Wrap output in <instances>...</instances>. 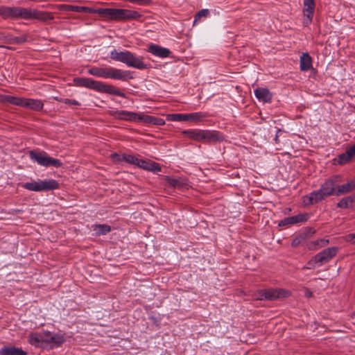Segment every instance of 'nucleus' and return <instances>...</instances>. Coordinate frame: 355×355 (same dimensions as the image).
Returning a JSON list of instances; mask_svg holds the SVG:
<instances>
[{
	"instance_id": "1",
	"label": "nucleus",
	"mask_w": 355,
	"mask_h": 355,
	"mask_svg": "<svg viewBox=\"0 0 355 355\" xmlns=\"http://www.w3.org/2000/svg\"><path fill=\"white\" fill-rule=\"evenodd\" d=\"M76 85L93 89L100 93L112 94L125 98V94L112 85L105 84L101 81L94 80L89 78L78 77L73 79Z\"/></svg>"
},
{
	"instance_id": "2",
	"label": "nucleus",
	"mask_w": 355,
	"mask_h": 355,
	"mask_svg": "<svg viewBox=\"0 0 355 355\" xmlns=\"http://www.w3.org/2000/svg\"><path fill=\"white\" fill-rule=\"evenodd\" d=\"M94 12L105 19L114 21L136 19L141 17L137 11L122 8H98Z\"/></svg>"
},
{
	"instance_id": "3",
	"label": "nucleus",
	"mask_w": 355,
	"mask_h": 355,
	"mask_svg": "<svg viewBox=\"0 0 355 355\" xmlns=\"http://www.w3.org/2000/svg\"><path fill=\"white\" fill-rule=\"evenodd\" d=\"M88 73L102 78H112L120 80H126L132 78L129 71H123L112 67H93L88 69Z\"/></svg>"
},
{
	"instance_id": "4",
	"label": "nucleus",
	"mask_w": 355,
	"mask_h": 355,
	"mask_svg": "<svg viewBox=\"0 0 355 355\" xmlns=\"http://www.w3.org/2000/svg\"><path fill=\"white\" fill-rule=\"evenodd\" d=\"M110 58L115 61L123 62L128 67L137 69L143 70L148 68V64L143 62L142 57H138L128 51L118 52L113 50L110 53Z\"/></svg>"
},
{
	"instance_id": "5",
	"label": "nucleus",
	"mask_w": 355,
	"mask_h": 355,
	"mask_svg": "<svg viewBox=\"0 0 355 355\" xmlns=\"http://www.w3.org/2000/svg\"><path fill=\"white\" fill-rule=\"evenodd\" d=\"M18 19H37L40 21L46 22L53 19V16L52 13L49 12L16 6L15 20Z\"/></svg>"
},
{
	"instance_id": "6",
	"label": "nucleus",
	"mask_w": 355,
	"mask_h": 355,
	"mask_svg": "<svg viewBox=\"0 0 355 355\" xmlns=\"http://www.w3.org/2000/svg\"><path fill=\"white\" fill-rule=\"evenodd\" d=\"M28 154L31 160L37 162L39 165L45 167L52 166L59 168L62 165V163L60 159L49 156L44 151L31 150Z\"/></svg>"
},
{
	"instance_id": "7",
	"label": "nucleus",
	"mask_w": 355,
	"mask_h": 355,
	"mask_svg": "<svg viewBox=\"0 0 355 355\" xmlns=\"http://www.w3.org/2000/svg\"><path fill=\"white\" fill-rule=\"evenodd\" d=\"M22 187L31 191H51L59 188L58 182L55 180H44L26 182Z\"/></svg>"
},
{
	"instance_id": "8",
	"label": "nucleus",
	"mask_w": 355,
	"mask_h": 355,
	"mask_svg": "<svg viewBox=\"0 0 355 355\" xmlns=\"http://www.w3.org/2000/svg\"><path fill=\"white\" fill-rule=\"evenodd\" d=\"M114 116L120 120L128 121H143L146 123H156L155 119L152 116L138 114L126 110H119L114 112Z\"/></svg>"
},
{
	"instance_id": "9",
	"label": "nucleus",
	"mask_w": 355,
	"mask_h": 355,
	"mask_svg": "<svg viewBox=\"0 0 355 355\" xmlns=\"http://www.w3.org/2000/svg\"><path fill=\"white\" fill-rule=\"evenodd\" d=\"M290 292L282 288L261 289L258 291L255 298L259 300H275L278 298L286 297Z\"/></svg>"
},
{
	"instance_id": "10",
	"label": "nucleus",
	"mask_w": 355,
	"mask_h": 355,
	"mask_svg": "<svg viewBox=\"0 0 355 355\" xmlns=\"http://www.w3.org/2000/svg\"><path fill=\"white\" fill-rule=\"evenodd\" d=\"M48 331H35L29 334L28 341L29 344L37 348L48 347Z\"/></svg>"
},
{
	"instance_id": "11",
	"label": "nucleus",
	"mask_w": 355,
	"mask_h": 355,
	"mask_svg": "<svg viewBox=\"0 0 355 355\" xmlns=\"http://www.w3.org/2000/svg\"><path fill=\"white\" fill-rule=\"evenodd\" d=\"M315 8L314 0H303V25L308 26L311 24Z\"/></svg>"
},
{
	"instance_id": "12",
	"label": "nucleus",
	"mask_w": 355,
	"mask_h": 355,
	"mask_svg": "<svg viewBox=\"0 0 355 355\" xmlns=\"http://www.w3.org/2000/svg\"><path fill=\"white\" fill-rule=\"evenodd\" d=\"M338 248L336 247H331L327 248L322 252L315 254L316 259L320 261V264L329 262L336 255Z\"/></svg>"
},
{
	"instance_id": "13",
	"label": "nucleus",
	"mask_w": 355,
	"mask_h": 355,
	"mask_svg": "<svg viewBox=\"0 0 355 355\" xmlns=\"http://www.w3.org/2000/svg\"><path fill=\"white\" fill-rule=\"evenodd\" d=\"M148 51L160 58H168L171 54V51L168 49L155 44H150L148 46Z\"/></svg>"
},
{
	"instance_id": "14",
	"label": "nucleus",
	"mask_w": 355,
	"mask_h": 355,
	"mask_svg": "<svg viewBox=\"0 0 355 355\" xmlns=\"http://www.w3.org/2000/svg\"><path fill=\"white\" fill-rule=\"evenodd\" d=\"M308 219V215L306 214H300L296 216H290L284 218L283 220L279 222V226H289L291 225H295L299 223H302L306 221Z\"/></svg>"
},
{
	"instance_id": "15",
	"label": "nucleus",
	"mask_w": 355,
	"mask_h": 355,
	"mask_svg": "<svg viewBox=\"0 0 355 355\" xmlns=\"http://www.w3.org/2000/svg\"><path fill=\"white\" fill-rule=\"evenodd\" d=\"M48 347L54 348L60 347L65 341L66 338L64 334H53L48 331Z\"/></svg>"
},
{
	"instance_id": "16",
	"label": "nucleus",
	"mask_w": 355,
	"mask_h": 355,
	"mask_svg": "<svg viewBox=\"0 0 355 355\" xmlns=\"http://www.w3.org/2000/svg\"><path fill=\"white\" fill-rule=\"evenodd\" d=\"M113 159H115L117 162H125L126 163L133 164L137 166L139 160L140 158L139 155H134L131 154H123L119 155L116 153L112 155Z\"/></svg>"
},
{
	"instance_id": "17",
	"label": "nucleus",
	"mask_w": 355,
	"mask_h": 355,
	"mask_svg": "<svg viewBox=\"0 0 355 355\" xmlns=\"http://www.w3.org/2000/svg\"><path fill=\"white\" fill-rule=\"evenodd\" d=\"M137 166L148 171H161V167L159 164L150 160L142 159L139 158Z\"/></svg>"
},
{
	"instance_id": "18",
	"label": "nucleus",
	"mask_w": 355,
	"mask_h": 355,
	"mask_svg": "<svg viewBox=\"0 0 355 355\" xmlns=\"http://www.w3.org/2000/svg\"><path fill=\"white\" fill-rule=\"evenodd\" d=\"M166 181L170 186L177 189H184L189 186L187 180L182 178L166 176Z\"/></svg>"
},
{
	"instance_id": "19",
	"label": "nucleus",
	"mask_w": 355,
	"mask_h": 355,
	"mask_svg": "<svg viewBox=\"0 0 355 355\" xmlns=\"http://www.w3.org/2000/svg\"><path fill=\"white\" fill-rule=\"evenodd\" d=\"M254 95L259 101L270 103L272 98V93L267 88H257L254 90Z\"/></svg>"
},
{
	"instance_id": "20",
	"label": "nucleus",
	"mask_w": 355,
	"mask_h": 355,
	"mask_svg": "<svg viewBox=\"0 0 355 355\" xmlns=\"http://www.w3.org/2000/svg\"><path fill=\"white\" fill-rule=\"evenodd\" d=\"M335 184H336V181L334 179L330 178V179L326 180L321 185L320 189L327 197H329L331 195H335V193L336 191Z\"/></svg>"
},
{
	"instance_id": "21",
	"label": "nucleus",
	"mask_w": 355,
	"mask_h": 355,
	"mask_svg": "<svg viewBox=\"0 0 355 355\" xmlns=\"http://www.w3.org/2000/svg\"><path fill=\"white\" fill-rule=\"evenodd\" d=\"M355 157V144L338 156V162L340 165L349 162Z\"/></svg>"
},
{
	"instance_id": "22",
	"label": "nucleus",
	"mask_w": 355,
	"mask_h": 355,
	"mask_svg": "<svg viewBox=\"0 0 355 355\" xmlns=\"http://www.w3.org/2000/svg\"><path fill=\"white\" fill-rule=\"evenodd\" d=\"M24 107L34 111H40L44 107V103L41 100L26 98L24 102Z\"/></svg>"
},
{
	"instance_id": "23",
	"label": "nucleus",
	"mask_w": 355,
	"mask_h": 355,
	"mask_svg": "<svg viewBox=\"0 0 355 355\" xmlns=\"http://www.w3.org/2000/svg\"><path fill=\"white\" fill-rule=\"evenodd\" d=\"M16 6H0V16L4 19L15 20Z\"/></svg>"
},
{
	"instance_id": "24",
	"label": "nucleus",
	"mask_w": 355,
	"mask_h": 355,
	"mask_svg": "<svg viewBox=\"0 0 355 355\" xmlns=\"http://www.w3.org/2000/svg\"><path fill=\"white\" fill-rule=\"evenodd\" d=\"M223 136L221 133L214 130H204L203 141H221L223 140Z\"/></svg>"
},
{
	"instance_id": "25",
	"label": "nucleus",
	"mask_w": 355,
	"mask_h": 355,
	"mask_svg": "<svg viewBox=\"0 0 355 355\" xmlns=\"http://www.w3.org/2000/svg\"><path fill=\"white\" fill-rule=\"evenodd\" d=\"M27 352L21 348L14 346H4L0 349V355H26Z\"/></svg>"
},
{
	"instance_id": "26",
	"label": "nucleus",
	"mask_w": 355,
	"mask_h": 355,
	"mask_svg": "<svg viewBox=\"0 0 355 355\" xmlns=\"http://www.w3.org/2000/svg\"><path fill=\"white\" fill-rule=\"evenodd\" d=\"M336 191L335 193L336 196H340L342 194H345L349 193L355 189V182L354 180H350L346 184H343L337 187Z\"/></svg>"
},
{
	"instance_id": "27",
	"label": "nucleus",
	"mask_w": 355,
	"mask_h": 355,
	"mask_svg": "<svg viewBox=\"0 0 355 355\" xmlns=\"http://www.w3.org/2000/svg\"><path fill=\"white\" fill-rule=\"evenodd\" d=\"M26 41V36L14 37L10 33L4 32L3 42L8 44H22Z\"/></svg>"
},
{
	"instance_id": "28",
	"label": "nucleus",
	"mask_w": 355,
	"mask_h": 355,
	"mask_svg": "<svg viewBox=\"0 0 355 355\" xmlns=\"http://www.w3.org/2000/svg\"><path fill=\"white\" fill-rule=\"evenodd\" d=\"M312 67L311 58L308 53H304L300 57V69L307 71Z\"/></svg>"
},
{
	"instance_id": "29",
	"label": "nucleus",
	"mask_w": 355,
	"mask_h": 355,
	"mask_svg": "<svg viewBox=\"0 0 355 355\" xmlns=\"http://www.w3.org/2000/svg\"><path fill=\"white\" fill-rule=\"evenodd\" d=\"M304 198V202L306 205H313L322 201L317 191H312L309 196H305Z\"/></svg>"
},
{
	"instance_id": "30",
	"label": "nucleus",
	"mask_w": 355,
	"mask_h": 355,
	"mask_svg": "<svg viewBox=\"0 0 355 355\" xmlns=\"http://www.w3.org/2000/svg\"><path fill=\"white\" fill-rule=\"evenodd\" d=\"M25 98H26L8 95L4 97V101L10 104L24 107V102L25 101Z\"/></svg>"
},
{
	"instance_id": "31",
	"label": "nucleus",
	"mask_w": 355,
	"mask_h": 355,
	"mask_svg": "<svg viewBox=\"0 0 355 355\" xmlns=\"http://www.w3.org/2000/svg\"><path fill=\"white\" fill-rule=\"evenodd\" d=\"M204 130H184L183 133L189 138L196 141H203Z\"/></svg>"
},
{
	"instance_id": "32",
	"label": "nucleus",
	"mask_w": 355,
	"mask_h": 355,
	"mask_svg": "<svg viewBox=\"0 0 355 355\" xmlns=\"http://www.w3.org/2000/svg\"><path fill=\"white\" fill-rule=\"evenodd\" d=\"M93 230L97 235H104L110 232L111 227L107 225L100 224L94 225Z\"/></svg>"
},
{
	"instance_id": "33",
	"label": "nucleus",
	"mask_w": 355,
	"mask_h": 355,
	"mask_svg": "<svg viewBox=\"0 0 355 355\" xmlns=\"http://www.w3.org/2000/svg\"><path fill=\"white\" fill-rule=\"evenodd\" d=\"M205 114L202 112H195L191 114H186V121H191L195 122L201 121L205 117Z\"/></svg>"
},
{
	"instance_id": "34",
	"label": "nucleus",
	"mask_w": 355,
	"mask_h": 355,
	"mask_svg": "<svg viewBox=\"0 0 355 355\" xmlns=\"http://www.w3.org/2000/svg\"><path fill=\"white\" fill-rule=\"evenodd\" d=\"M353 198L350 196L342 198L338 203V207L342 209H347L352 205Z\"/></svg>"
},
{
	"instance_id": "35",
	"label": "nucleus",
	"mask_w": 355,
	"mask_h": 355,
	"mask_svg": "<svg viewBox=\"0 0 355 355\" xmlns=\"http://www.w3.org/2000/svg\"><path fill=\"white\" fill-rule=\"evenodd\" d=\"M170 121H186V114H171L167 116Z\"/></svg>"
},
{
	"instance_id": "36",
	"label": "nucleus",
	"mask_w": 355,
	"mask_h": 355,
	"mask_svg": "<svg viewBox=\"0 0 355 355\" xmlns=\"http://www.w3.org/2000/svg\"><path fill=\"white\" fill-rule=\"evenodd\" d=\"M209 14V11L208 9H202L198 11L195 15L193 24L198 23L202 17H207Z\"/></svg>"
},
{
	"instance_id": "37",
	"label": "nucleus",
	"mask_w": 355,
	"mask_h": 355,
	"mask_svg": "<svg viewBox=\"0 0 355 355\" xmlns=\"http://www.w3.org/2000/svg\"><path fill=\"white\" fill-rule=\"evenodd\" d=\"M320 261L316 259L315 255L311 260H309L306 266L303 267V269H313L315 267L320 266Z\"/></svg>"
},
{
	"instance_id": "38",
	"label": "nucleus",
	"mask_w": 355,
	"mask_h": 355,
	"mask_svg": "<svg viewBox=\"0 0 355 355\" xmlns=\"http://www.w3.org/2000/svg\"><path fill=\"white\" fill-rule=\"evenodd\" d=\"M328 243H329V240L325 239H318L313 242V245H315V249L324 247Z\"/></svg>"
},
{
	"instance_id": "39",
	"label": "nucleus",
	"mask_w": 355,
	"mask_h": 355,
	"mask_svg": "<svg viewBox=\"0 0 355 355\" xmlns=\"http://www.w3.org/2000/svg\"><path fill=\"white\" fill-rule=\"evenodd\" d=\"M305 240V236L303 235H300L295 237L291 242V245L293 247H297L300 244H302Z\"/></svg>"
},
{
	"instance_id": "40",
	"label": "nucleus",
	"mask_w": 355,
	"mask_h": 355,
	"mask_svg": "<svg viewBox=\"0 0 355 355\" xmlns=\"http://www.w3.org/2000/svg\"><path fill=\"white\" fill-rule=\"evenodd\" d=\"M61 102L69 105H79L80 103L74 99L65 98L60 100Z\"/></svg>"
},
{
	"instance_id": "41",
	"label": "nucleus",
	"mask_w": 355,
	"mask_h": 355,
	"mask_svg": "<svg viewBox=\"0 0 355 355\" xmlns=\"http://www.w3.org/2000/svg\"><path fill=\"white\" fill-rule=\"evenodd\" d=\"M316 191H317V193L319 194L320 198H321L322 200H323L327 198V196L325 194H324V193L322 191H321L320 189H318Z\"/></svg>"
},
{
	"instance_id": "42",
	"label": "nucleus",
	"mask_w": 355,
	"mask_h": 355,
	"mask_svg": "<svg viewBox=\"0 0 355 355\" xmlns=\"http://www.w3.org/2000/svg\"><path fill=\"white\" fill-rule=\"evenodd\" d=\"M68 6V10H71V11H79V9H78V6Z\"/></svg>"
},
{
	"instance_id": "43",
	"label": "nucleus",
	"mask_w": 355,
	"mask_h": 355,
	"mask_svg": "<svg viewBox=\"0 0 355 355\" xmlns=\"http://www.w3.org/2000/svg\"><path fill=\"white\" fill-rule=\"evenodd\" d=\"M153 118L155 119L154 121L156 123L155 124L162 125V124L164 123V121L162 119H157V118H155V117H153Z\"/></svg>"
},
{
	"instance_id": "44",
	"label": "nucleus",
	"mask_w": 355,
	"mask_h": 355,
	"mask_svg": "<svg viewBox=\"0 0 355 355\" xmlns=\"http://www.w3.org/2000/svg\"><path fill=\"white\" fill-rule=\"evenodd\" d=\"M4 32L0 31V41L3 40Z\"/></svg>"
},
{
	"instance_id": "45",
	"label": "nucleus",
	"mask_w": 355,
	"mask_h": 355,
	"mask_svg": "<svg viewBox=\"0 0 355 355\" xmlns=\"http://www.w3.org/2000/svg\"><path fill=\"white\" fill-rule=\"evenodd\" d=\"M0 48L8 49H12L11 47L7 46H5V45H0Z\"/></svg>"
},
{
	"instance_id": "46",
	"label": "nucleus",
	"mask_w": 355,
	"mask_h": 355,
	"mask_svg": "<svg viewBox=\"0 0 355 355\" xmlns=\"http://www.w3.org/2000/svg\"><path fill=\"white\" fill-rule=\"evenodd\" d=\"M353 239H354V241H353V242H354V243H355V234H353Z\"/></svg>"
},
{
	"instance_id": "47",
	"label": "nucleus",
	"mask_w": 355,
	"mask_h": 355,
	"mask_svg": "<svg viewBox=\"0 0 355 355\" xmlns=\"http://www.w3.org/2000/svg\"><path fill=\"white\" fill-rule=\"evenodd\" d=\"M275 141H278V137H275Z\"/></svg>"
},
{
	"instance_id": "48",
	"label": "nucleus",
	"mask_w": 355,
	"mask_h": 355,
	"mask_svg": "<svg viewBox=\"0 0 355 355\" xmlns=\"http://www.w3.org/2000/svg\"><path fill=\"white\" fill-rule=\"evenodd\" d=\"M354 316H355V313H354Z\"/></svg>"
}]
</instances>
